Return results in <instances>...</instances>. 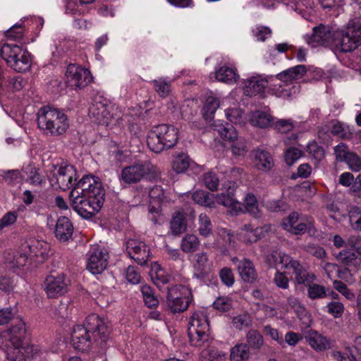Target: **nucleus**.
Here are the masks:
<instances>
[{
  "mask_svg": "<svg viewBox=\"0 0 361 361\" xmlns=\"http://www.w3.org/2000/svg\"><path fill=\"white\" fill-rule=\"evenodd\" d=\"M37 126L44 134L59 136L64 134L69 128L67 115L59 109L44 106L37 114Z\"/></svg>",
  "mask_w": 361,
  "mask_h": 361,
  "instance_id": "obj_3",
  "label": "nucleus"
},
{
  "mask_svg": "<svg viewBox=\"0 0 361 361\" xmlns=\"http://www.w3.org/2000/svg\"><path fill=\"white\" fill-rule=\"evenodd\" d=\"M170 229L175 235H180L186 231L187 221L184 212L178 211L173 214L170 221Z\"/></svg>",
  "mask_w": 361,
  "mask_h": 361,
  "instance_id": "obj_33",
  "label": "nucleus"
},
{
  "mask_svg": "<svg viewBox=\"0 0 361 361\" xmlns=\"http://www.w3.org/2000/svg\"><path fill=\"white\" fill-rule=\"evenodd\" d=\"M141 292L145 305L149 307H155L159 304V300L154 295L152 288L148 285L141 286Z\"/></svg>",
  "mask_w": 361,
  "mask_h": 361,
  "instance_id": "obj_44",
  "label": "nucleus"
},
{
  "mask_svg": "<svg viewBox=\"0 0 361 361\" xmlns=\"http://www.w3.org/2000/svg\"><path fill=\"white\" fill-rule=\"evenodd\" d=\"M219 106V99L213 96L208 97L206 99L204 111L209 116H212Z\"/></svg>",
  "mask_w": 361,
  "mask_h": 361,
  "instance_id": "obj_59",
  "label": "nucleus"
},
{
  "mask_svg": "<svg viewBox=\"0 0 361 361\" xmlns=\"http://www.w3.org/2000/svg\"><path fill=\"white\" fill-rule=\"evenodd\" d=\"M274 75L263 77L256 75L250 77L244 80L243 92L248 97L259 96L264 97L265 90L269 85V82H274Z\"/></svg>",
  "mask_w": 361,
  "mask_h": 361,
  "instance_id": "obj_14",
  "label": "nucleus"
},
{
  "mask_svg": "<svg viewBox=\"0 0 361 361\" xmlns=\"http://www.w3.org/2000/svg\"><path fill=\"white\" fill-rule=\"evenodd\" d=\"M212 263L209 261L207 252H201L194 256L193 276L199 279L204 281L208 279L212 271Z\"/></svg>",
  "mask_w": 361,
  "mask_h": 361,
  "instance_id": "obj_19",
  "label": "nucleus"
},
{
  "mask_svg": "<svg viewBox=\"0 0 361 361\" xmlns=\"http://www.w3.org/2000/svg\"><path fill=\"white\" fill-rule=\"evenodd\" d=\"M343 162L346 163L349 169L353 171L359 172L361 171V159L357 154L353 152L348 154Z\"/></svg>",
  "mask_w": 361,
  "mask_h": 361,
  "instance_id": "obj_57",
  "label": "nucleus"
},
{
  "mask_svg": "<svg viewBox=\"0 0 361 361\" xmlns=\"http://www.w3.org/2000/svg\"><path fill=\"white\" fill-rule=\"evenodd\" d=\"M190 166L189 157L183 153L175 157L172 162V168L178 173L185 172Z\"/></svg>",
  "mask_w": 361,
  "mask_h": 361,
  "instance_id": "obj_42",
  "label": "nucleus"
},
{
  "mask_svg": "<svg viewBox=\"0 0 361 361\" xmlns=\"http://www.w3.org/2000/svg\"><path fill=\"white\" fill-rule=\"evenodd\" d=\"M192 200L197 204L208 207H214V195L204 190H197L193 192Z\"/></svg>",
  "mask_w": 361,
  "mask_h": 361,
  "instance_id": "obj_41",
  "label": "nucleus"
},
{
  "mask_svg": "<svg viewBox=\"0 0 361 361\" xmlns=\"http://www.w3.org/2000/svg\"><path fill=\"white\" fill-rule=\"evenodd\" d=\"M243 230L245 233L242 234V238L245 242L254 243L261 237L262 228H253L250 225H245Z\"/></svg>",
  "mask_w": 361,
  "mask_h": 361,
  "instance_id": "obj_45",
  "label": "nucleus"
},
{
  "mask_svg": "<svg viewBox=\"0 0 361 361\" xmlns=\"http://www.w3.org/2000/svg\"><path fill=\"white\" fill-rule=\"evenodd\" d=\"M361 44V20H350L345 31H336L334 40V52H350Z\"/></svg>",
  "mask_w": 361,
  "mask_h": 361,
  "instance_id": "obj_5",
  "label": "nucleus"
},
{
  "mask_svg": "<svg viewBox=\"0 0 361 361\" xmlns=\"http://www.w3.org/2000/svg\"><path fill=\"white\" fill-rule=\"evenodd\" d=\"M39 171V169L33 165H27L23 169V172L26 175L27 181L32 185H41L44 183V180Z\"/></svg>",
  "mask_w": 361,
  "mask_h": 361,
  "instance_id": "obj_37",
  "label": "nucleus"
},
{
  "mask_svg": "<svg viewBox=\"0 0 361 361\" xmlns=\"http://www.w3.org/2000/svg\"><path fill=\"white\" fill-rule=\"evenodd\" d=\"M26 333L25 324L20 318H17L11 327L4 333V336L10 343H23Z\"/></svg>",
  "mask_w": 361,
  "mask_h": 361,
  "instance_id": "obj_25",
  "label": "nucleus"
},
{
  "mask_svg": "<svg viewBox=\"0 0 361 361\" xmlns=\"http://www.w3.org/2000/svg\"><path fill=\"white\" fill-rule=\"evenodd\" d=\"M149 173L148 165L145 162L138 161L124 167L119 175V179L126 184H134L140 182Z\"/></svg>",
  "mask_w": 361,
  "mask_h": 361,
  "instance_id": "obj_15",
  "label": "nucleus"
},
{
  "mask_svg": "<svg viewBox=\"0 0 361 361\" xmlns=\"http://www.w3.org/2000/svg\"><path fill=\"white\" fill-rule=\"evenodd\" d=\"M221 356L219 351L213 346H208L202 350L200 355L201 361H214Z\"/></svg>",
  "mask_w": 361,
  "mask_h": 361,
  "instance_id": "obj_55",
  "label": "nucleus"
},
{
  "mask_svg": "<svg viewBox=\"0 0 361 361\" xmlns=\"http://www.w3.org/2000/svg\"><path fill=\"white\" fill-rule=\"evenodd\" d=\"M32 351V345L9 343L5 350L6 358L8 361H25L33 356Z\"/></svg>",
  "mask_w": 361,
  "mask_h": 361,
  "instance_id": "obj_17",
  "label": "nucleus"
},
{
  "mask_svg": "<svg viewBox=\"0 0 361 361\" xmlns=\"http://www.w3.org/2000/svg\"><path fill=\"white\" fill-rule=\"evenodd\" d=\"M245 209L246 210L256 216L259 213L258 203L254 195L247 194L245 197Z\"/></svg>",
  "mask_w": 361,
  "mask_h": 361,
  "instance_id": "obj_60",
  "label": "nucleus"
},
{
  "mask_svg": "<svg viewBox=\"0 0 361 361\" xmlns=\"http://www.w3.org/2000/svg\"><path fill=\"white\" fill-rule=\"evenodd\" d=\"M219 277L224 284L231 287L234 283V276L230 268L224 267L219 271Z\"/></svg>",
  "mask_w": 361,
  "mask_h": 361,
  "instance_id": "obj_62",
  "label": "nucleus"
},
{
  "mask_svg": "<svg viewBox=\"0 0 361 361\" xmlns=\"http://www.w3.org/2000/svg\"><path fill=\"white\" fill-rule=\"evenodd\" d=\"M232 262L237 264L238 271L242 279L247 283H252L257 279V273L252 262L247 259L239 260L237 257L231 259Z\"/></svg>",
  "mask_w": 361,
  "mask_h": 361,
  "instance_id": "obj_23",
  "label": "nucleus"
},
{
  "mask_svg": "<svg viewBox=\"0 0 361 361\" xmlns=\"http://www.w3.org/2000/svg\"><path fill=\"white\" fill-rule=\"evenodd\" d=\"M178 140V130L172 125L161 124L154 126L148 133L147 142L149 148L156 153L173 148Z\"/></svg>",
  "mask_w": 361,
  "mask_h": 361,
  "instance_id": "obj_4",
  "label": "nucleus"
},
{
  "mask_svg": "<svg viewBox=\"0 0 361 361\" xmlns=\"http://www.w3.org/2000/svg\"><path fill=\"white\" fill-rule=\"evenodd\" d=\"M126 250L130 258L137 264L144 265L149 258V250L142 241L129 240L127 242Z\"/></svg>",
  "mask_w": 361,
  "mask_h": 361,
  "instance_id": "obj_18",
  "label": "nucleus"
},
{
  "mask_svg": "<svg viewBox=\"0 0 361 361\" xmlns=\"http://www.w3.org/2000/svg\"><path fill=\"white\" fill-rule=\"evenodd\" d=\"M252 32L256 40L259 42H264L271 36V30L263 25H257L252 30Z\"/></svg>",
  "mask_w": 361,
  "mask_h": 361,
  "instance_id": "obj_51",
  "label": "nucleus"
},
{
  "mask_svg": "<svg viewBox=\"0 0 361 361\" xmlns=\"http://www.w3.org/2000/svg\"><path fill=\"white\" fill-rule=\"evenodd\" d=\"M1 56L7 65L18 73H25L31 67L30 54L16 44H6L1 49Z\"/></svg>",
  "mask_w": 361,
  "mask_h": 361,
  "instance_id": "obj_6",
  "label": "nucleus"
},
{
  "mask_svg": "<svg viewBox=\"0 0 361 361\" xmlns=\"http://www.w3.org/2000/svg\"><path fill=\"white\" fill-rule=\"evenodd\" d=\"M281 225L286 231L294 235L303 234L306 231L310 235H314L317 233L313 219L297 212L290 213L283 220Z\"/></svg>",
  "mask_w": 361,
  "mask_h": 361,
  "instance_id": "obj_9",
  "label": "nucleus"
},
{
  "mask_svg": "<svg viewBox=\"0 0 361 361\" xmlns=\"http://www.w3.org/2000/svg\"><path fill=\"white\" fill-rule=\"evenodd\" d=\"M215 130L225 140L233 142L238 138V133L234 127L230 124L214 125Z\"/></svg>",
  "mask_w": 361,
  "mask_h": 361,
  "instance_id": "obj_38",
  "label": "nucleus"
},
{
  "mask_svg": "<svg viewBox=\"0 0 361 361\" xmlns=\"http://www.w3.org/2000/svg\"><path fill=\"white\" fill-rule=\"evenodd\" d=\"M102 183L92 176H84L71 192L73 209L82 218L90 219L99 212L104 202Z\"/></svg>",
  "mask_w": 361,
  "mask_h": 361,
  "instance_id": "obj_1",
  "label": "nucleus"
},
{
  "mask_svg": "<svg viewBox=\"0 0 361 361\" xmlns=\"http://www.w3.org/2000/svg\"><path fill=\"white\" fill-rule=\"evenodd\" d=\"M353 127L338 121H333L331 132L332 135L343 140H350L353 137Z\"/></svg>",
  "mask_w": 361,
  "mask_h": 361,
  "instance_id": "obj_36",
  "label": "nucleus"
},
{
  "mask_svg": "<svg viewBox=\"0 0 361 361\" xmlns=\"http://www.w3.org/2000/svg\"><path fill=\"white\" fill-rule=\"evenodd\" d=\"M217 239L215 243L216 247H224L229 245L232 241V235L230 232L224 228L218 229Z\"/></svg>",
  "mask_w": 361,
  "mask_h": 361,
  "instance_id": "obj_53",
  "label": "nucleus"
},
{
  "mask_svg": "<svg viewBox=\"0 0 361 361\" xmlns=\"http://www.w3.org/2000/svg\"><path fill=\"white\" fill-rule=\"evenodd\" d=\"M249 122L252 126L267 128L273 126L274 118L266 112L257 111L250 114Z\"/></svg>",
  "mask_w": 361,
  "mask_h": 361,
  "instance_id": "obj_30",
  "label": "nucleus"
},
{
  "mask_svg": "<svg viewBox=\"0 0 361 361\" xmlns=\"http://www.w3.org/2000/svg\"><path fill=\"white\" fill-rule=\"evenodd\" d=\"M85 4L80 0H68L66 7V13L72 16L80 15L85 12Z\"/></svg>",
  "mask_w": 361,
  "mask_h": 361,
  "instance_id": "obj_50",
  "label": "nucleus"
},
{
  "mask_svg": "<svg viewBox=\"0 0 361 361\" xmlns=\"http://www.w3.org/2000/svg\"><path fill=\"white\" fill-rule=\"evenodd\" d=\"M214 75L218 81L229 85L235 83L239 78L236 68L226 66H222L218 68H216Z\"/></svg>",
  "mask_w": 361,
  "mask_h": 361,
  "instance_id": "obj_29",
  "label": "nucleus"
},
{
  "mask_svg": "<svg viewBox=\"0 0 361 361\" xmlns=\"http://www.w3.org/2000/svg\"><path fill=\"white\" fill-rule=\"evenodd\" d=\"M337 259L344 264L350 267H356L360 264V259L353 251L343 250L337 255Z\"/></svg>",
  "mask_w": 361,
  "mask_h": 361,
  "instance_id": "obj_39",
  "label": "nucleus"
},
{
  "mask_svg": "<svg viewBox=\"0 0 361 361\" xmlns=\"http://www.w3.org/2000/svg\"><path fill=\"white\" fill-rule=\"evenodd\" d=\"M216 201L219 204L227 207L232 215H237L243 212L242 203L235 199L233 192L231 190V188L226 192L218 194L216 196Z\"/></svg>",
  "mask_w": 361,
  "mask_h": 361,
  "instance_id": "obj_22",
  "label": "nucleus"
},
{
  "mask_svg": "<svg viewBox=\"0 0 361 361\" xmlns=\"http://www.w3.org/2000/svg\"><path fill=\"white\" fill-rule=\"evenodd\" d=\"M252 324V320L249 314L244 313L242 314L233 317L232 319V325L234 328L238 330H242L245 328H248Z\"/></svg>",
  "mask_w": 361,
  "mask_h": 361,
  "instance_id": "obj_47",
  "label": "nucleus"
},
{
  "mask_svg": "<svg viewBox=\"0 0 361 361\" xmlns=\"http://www.w3.org/2000/svg\"><path fill=\"white\" fill-rule=\"evenodd\" d=\"M286 258H289L291 261L295 260L292 257L283 252L273 251L266 256V263L270 268H274L276 271L279 268L281 269H289L290 264L289 262H285ZM287 262H288V259Z\"/></svg>",
  "mask_w": 361,
  "mask_h": 361,
  "instance_id": "obj_26",
  "label": "nucleus"
},
{
  "mask_svg": "<svg viewBox=\"0 0 361 361\" xmlns=\"http://www.w3.org/2000/svg\"><path fill=\"white\" fill-rule=\"evenodd\" d=\"M73 232V226L69 219L66 216L59 217L55 228L56 238L60 241L66 242L72 237Z\"/></svg>",
  "mask_w": 361,
  "mask_h": 361,
  "instance_id": "obj_28",
  "label": "nucleus"
},
{
  "mask_svg": "<svg viewBox=\"0 0 361 361\" xmlns=\"http://www.w3.org/2000/svg\"><path fill=\"white\" fill-rule=\"evenodd\" d=\"M70 280L63 273L51 274L47 276L44 281V290L48 298H56L68 290Z\"/></svg>",
  "mask_w": 361,
  "mask_h": 361,
  "instance_id": "obj_10",
  "label": "nucleus"
},
{
  "mask_svg": "<svg viewBox=\"0 0 361 361\" xmlns=\"http://www.w3.org/2000/svg\"><path fill=\"white\" fill-rule=\"evenodd\" d=\"M73 306L71 301H61L56 310V314L61 318L69 317L73 312Z\"/></svg>",
  "mask_w": 361,
  "mask_h": 361,
  "instance_id": "obj_54",
  "label": "nucleus"
},
{
  "mask_svg": "<svg viewBox=\"0 0 361 361\" xmlns=\"http://www.w3.org/2000/svg\"><path fill=\"white\" fill-rule=\"evenodd\" d=\"M204 185L210 190H217L219 185V179L214 172H208L204 175Z\"/></svg>",
  "mask_w": 361,
  "mask_h": 361,
  "instance_id": "obj_56",
  "label": "nucleus"
},
{
  "mask_svg": "<svg viewBox=\"0 0 361 361\" xmlns=\"http://www.w3.org/2000/svg\"><path fill=\"white\" fill-rule=\"evenodd\" d=\"M252 163L254 167L263 172H269L274 165L271 154L265 149H256L252 152Z\"/></svg>",
  "mask_w": 361,
  "mask_h": 361,
  "instance_id": "obj_20",
  "label": "nucleus"
},
{
  "mask_svg": "<svg viewBox=\"0 0 361 361\" xmlns=\"http://www.w3.org/2000/svg\"><path fill=\"white\" fill-rule=\"evenodd\" d=\"M305 338L308 344L317 351L325 350L330 348L329 340L317 331H310Z\"/></svg>",
  "mask_w": 361,
  "mask_h": 361,
  "instance_id": "obj_31",
  "label": "nucleus"
},
{
  "mask_svg": "<svg viewBox=\"0 0 361 361\" xmlns=\"http://www.w3.org/2000/svg\"><path fill=\"white\" fill-rule=\"evenodd\" d=\"M348 216L352 228L357 231H361V207H352L348 212Z\"/></svg>",
  "mask_w": 361,
  "mask_h": 361,
  "instance_id": "obj_49",
  "label": "nucleus"
},
{
  "mask_svg": "<svg viewBox=\"0 0 361 361\" xmlns=\"http://www.w3.org/2000/svg\"><path fill=\"white\" fill-rule=\"evenodd\" d=\"M110 330L99 315H88L84 324L75 325L71 332V344L79 351H88L92 347L103 348L109 339Z\"/></svg>",
  "mask_w": 361,
  "mask_h": 361,
  "instance_id": "obj_2",
  "label": "nucleus"
},
{
  "mask_svg": "<svg viewBox=\"0 0 361 361\" xmlns=\"http://www.w3.org/2000/svg\"><path fill=\"white\" fill-rule=\"evenodd\" d=\"M306 73V68L304 65H298L292 68H288L274 77V80H279V81L288 85L293 80L301 78Z\"/></svg>",
  "mask_w": 361,
  "mask_h": 361,
  "instance_id": "obj_27",
  "label": "nucleus"
},
{
  "mask_svg": "<svg viewBox=\"0 0 361 361\" xmlns=\"http://www.w3.org/2000/svg\"><path fill=\"white\" fill-rule=\"evenodd\" d=\"M336 32L332 33L326 27L321 25L313 29L311 35L304 36L305 41L311 47H329L334 51V40Z\"/></svg>",
  "mask_w": 361,
  "mask_h": 361,
  "instance_id": "obj_13",
  "label": "nucleus"
},
{
  "mask_svg": "<svg viewBox=\"0 0 361 361\" xmlns=\"http://www.w3.org/2000/svg\"><path fill=\"white\" fill-rule=\"evenodd\" d=\"M269 92L271 94L277 97H285L289 95L288 90L285 87V83L276 80L274 82H269Z\"/></svg>",
  "mask_w": 361,
  "mask_h": 361,
  "instance_id": "obj_48",
  "label": "nucleus"
},
{
  "mask_svg": "<svg viewBox=\"0 0 361 361\" xmlns=\"http://www.w3.org/2000/svg\"><path fill=\"white\" fill-rule=\"evenodd\" d=\"M54 171H56V174H54L50 178V181L54 185V182L56 188H59L63 190L71 188L75 184L76 180V170L75 167L71 164H62L59 168L53 166Z\"/></svg>",
  "mask_w": 361,
  "mask_h": 361,
  "instance_id": "obj_11",
  "label": "nucleus"
},
{
  "mask_svg": "<svg viewBox=\"0 0 361 361\" xmlns=\"http://www.w3.org/2000/svg\"><path fill=\"white\" fill-rule=\"evenodd\" d=\"M302 152L295 147H290L285 152V161L288 165H292L302 157Z\"/></svg>",
  "mask_w": 361,
  "mask_h": 361,
  "instance_id": "obj_61",
  "label": "nucleus"
},
{
  "mask_svg": "<svg viewBox=\"0 0 361 361\" xmlns=\"http://www.w3.org/2000/svg\"><path fill=\"white\" fill-rule=\"evenodd\" d=\"M157 94L161 97H166L171 92V82L164 78L153 80L151 82Z\"/></svg>",
  "mask_w": 361,
  "mask_h": 361,
  "instance_id": "obj_43",
  "label": "nucleus"
},
{
  "mask_svg": "<svg viewBox=\"0 0 361 361\" xmlns=\"http://www.w3.org/2000/svg\"><path fill=\"white\" fill-rule=\"evenodd\" d=\"M328 312L332 314L335 318H339L342 316L344 311V306L339 302H331L327 306Z\"/></svg>",
  "mask_w": 361,
  "mask_h": 361,
  "instance_id": "obj_64",
  "label": "nucleus"
},
{
  "mask_svg": "<svg viewBox=\"0 0 361 361\" xmlns=\"http://www.w3.org/2000/svg\"><path fill=\"white\" fill-rule=\"evenodd\" d=\"M108 264V254L97 247H92L89 252L87 264V269L93 274H101Z\"/></svg>",
  "mask_w": 361,
  "mask_h": 361,
  "instance_id": "obj_16",
  "label": "nucleus"
},
{
  "mask_svg": "<svg viewBox=\"0 0 361 361\" xmlns=\"http://www.w3.org/2000/svg\"><path fill=\"white\" fill-rule=\"evenodd\" d=\"M88 115L92 122L99 125L108 126L112 118L107 106L102 102L92 104L89 108Z\"/></svg>",
  "mask_w": 361,
  "mask_h": 361,
  "instance_id": "obj_21",
  "label": "nucleus"
},
{
  "mask_svg": "<svg viewBox=\"0 0 361 361\" xmlns=\"http://www.w3.org/2000/svg\"><path fill=\"white\" fill-rule=\"evenodd\" d=\"M167 289L166 305L169 309L173 313L186 310L192 301L190 289L183 285H176Z\"/></svg>",
  "mask_w": 361,
  "mask_h": 361,
  "instance_id": "obj_8",
  "label": "nucleus"
},
{
  "mask_svg": "<svg viewBox=\"0 0 361 361\" xmlns=\"http://www.w3.org/2000/svg\"><path fill=\"white\" fill-rule=\"evenodd\" d=\"M351 152L349 151L348 147L343 142H341L334 147V154L336 160L341 162H343Z\"/></svg>",
  "mask_w": 361,
  "mask_h": 361,
  "instance_id": "obj_63",
  "label": "nucleus"
},
{
  "mask_svg": "<svg viewBox=\"0 0 361 361\" xmlns=\"http://www.w3.org/2000/svg\"><path fill=\"white\" fill-rule=\"evenodd\" d=\"M200 246L199 238L192 233L185 234L181 239L180 247L186 254L193 253L197 251Z\"/></svg>",
  "mask_w": 361,
  "mask_h": 361,
  "instance_id": "obj_32",
  "label": "nucleus"
},
{
  "mask_svg": "<svg viewBox=\"0 0 361 361\" xmlns=\"http://www.w3.org/2000/svg\"><path fill=\"white\" fill-rule=\"evenodd\" d=\"M290 264L289 269H293L295 275V282L297 284H304L305 286L310 283H312L316 279V276L312 273L307 272L298 260L291 261L286 258L285 262Z\"/></svg>",
  "mask_w": 361,
  "mask_h": 361,
  "instance_id": "obj_24",
  "label": "nucleus"
},
{
  "mask_svg": "<svg viewBox=\"0 0 361 361\" xmlns=\"http://www.w3.org/2000/svg\"><path fill=\"white\" fill-rule=\"evenodd\" d=\"M47 246L48 245L44 242L34 240L30 242L29 248L35 256L44 257L47 255Z\"/></svg>",
  "mask_w": 361,
  "mask_h": 361,
  "instance_id": "obj_52",
  "label": "nucleus"
},
{
  "mask_svg": "<svg viewBox=\"0 0 361 361\" xmlns=\"http://www.w3.org/2000/svg\"><path fill=\"white\" fill-rule=\"evenodd\" d=\"M209 329L208 317L206 310L195 311L190 317L188 323V336L192 345L201 347L207 340Z\"/></svg>",
  "mask_w": 361,
  "mask_h": 361,
  "instance_id": "obj_7",
  "label": "nucleus"
},
{
  "mask_svg": "<svg viewBox=\"0 0 361 361\" xmlns=\"http://www.w3.org/2000/svg\"><path fill=\"white\" fill-rule=\"evenodd\" d=\"M18 219V213L16 211H10L6 213L0 219V231L4 228L13 225Z\"/></svg>",
  "mask_w": 361,
  "mask_h": 361,
  "instance_id": "obj_58",
  "label": "nucleus"
},
{
  "mask_svg": "<svg viewBox=\"0 0 361 361\" xmlns=\"http://www.w3.org/2000/svg\"><path fill=\"white\" fill-rule=\"evenodd\" d=\"M197 231L203 238H209L213 235V225L210 218L204 213L199 215L197 219Z\"/></svg>",
  "mask_w": 361,
  "mask_h": 361,
  "instance_id": "obj_34",
  "label": "nucleus"
},
{
  "mask_svg": "<svg viewBox=\"0 0 361 361\" xmlns=\"http://www.w3.org/2000/svg\"><path fill=\"white\" fill-rule=\"evenodd\" d=\"M250 356V348L246 343H238L231 348L230 351L231 361H247Z\"/></svg>",
  "mask_w": 361,
  "mask_h": 361,
  "instance_id": "obj_35",
  "label": "nucleus"
},
{
  "mask_svg": "<svg viewBox=\"0 0 361 361\" xmlns=\"http://www.w3.org/2000/svg\"><path fill=\"white\" fill-rule=\"evenodd\" d=\"M246 341L249 348L259 350L264 344L262 335L256 330L250 329L246 334Z\"/></svg>",
  "mask_w": 361,
  "mask_h": 361,
  "instance_id": "obj_40",
  "label": "nucleus"
},
{
  "mask_svg": "<svg viewBox=\"0 0 361 361\" xmlns=\"http://www.w3.org/2000/svg\"><path fill=\"white\" fill-rule=\"evenodd\" d=\"M306 286L307 287V295L312 300L324 298L327 295L326 289L323 286L312 282Z\"/></svg>",
  "mask_w": 361,
  "mask_h": 361,
  "instance_id": "obj_46",
  "label": "nucleus"
},
{
  "mask_svg": "<svg viewBox=\"0 0 361 361\" xmlns=\"http://www.w3.org/2000/svg\"><path fill=\"white\" fill-rule=\"evenodd\" d=\"M66 77L68 85L75 90L84 88L92 80L91 73L87 69L75 64L68 66Z\"/></svg>",
  "mask_w": 361,
  "mask_h": 361,
  "instance_id": "obj_12",
  "label": "nucleus"
}]
</instances>
